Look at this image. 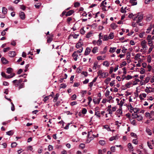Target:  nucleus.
<instances>
[{"label": "nucleus", "mask_w": 154, "mask_h": 154, "mask_svg": "<svg viewBox=\"0 0 154 154\" xmlns=\"http://www.w3.org/2000/svg\"><path fill=\"white\" fill-rule=\"evenodd\" d=\"M97 73L98 75H100L101 77L103 78H106L109 75L108 73L103 72L101 70H99Z\"/></svg>", "instance_id": "obj_1"}, {"label": "nucleus", "mask_w": 154, "mask_h": 154, "mask_svg": "<svg viewBox=\"0 0 154 154\" xmlns=\"http://www.w3.org/2000/svg\"><path fill=\"white\" fill-rule=\"evenodd\" d=\"M143 15L142 14L139 13L137 15V20L136 22L137 23H138L141 22L143 18Z\"/></svg>", "instance_id": "obj_2"}, {"label": "nucleus", "mask_w": 154, "mask_h": 154, "mask_svg": "<svg viewBox=\"0 0 154 154\" xmlns=\"http://www.w3.org/2000/svg\"><path fill=\"white\" fill-rule=\"evenodd\" d=\"M132 116L133 118H136L138 121H140L143 119L142 116L140 115H138L137 114H132Z\"/></svg>", "instance_id": "obj_3"}, {"label": "nucleus", "mask_w": 154, "mask_h": 154, "mask_svg": "<svg viewBox=\"0 0 154 154\" xmlns=\"http://www.w3.org/2000/svg\"><path fill=\"white\" fill-rule=\"evenodd\" d=\"M147 42L145 40L143 41L141 43V45L143 49L145 50H146L147 49V47L146 45Z\"/></svg>", "instance_id": "obj_4"}, {"label": "nucleus", "mask_w": 154, "mask_h": 154, "mask_svg": "<svg viewBox=\"0 0 154 154\" xmlns=\"http://www.w3.org/2000/svg\"><path fill=\"white\" fill-rule=\"evenodd\" d=\"M153 90H154V88L152 89L151 87H146L145 90V91L147 93H149L153 92L154 91Z\"/></svg>", "instance_id": "obj_5"}, {"label": "nucleus", "mask_w": 154, "mask_h": 154, "mask_svg": "<svg viewBox=\"0 0 154 154\" xmlns=\"http://www.w3.org/2000/svg\"><path fill=\"white\" fill-rule=\"evenodd\" d=\"M101 98H97L96 97H94L93 99V102L95 104H98L100 101Z\"/></svg>", "instance_id": "obj_6"}, {"label": "nucleus", "mask_w": 154, "mask_h": 154, "mask_svg": "<svg viewBox=\"0 0 154 154\" xmlns=\"http://www.w3.org/2000/svg\"><path fill=\"white\" fill-rule=\"evenodd\" d=\"M78 54H77L74 51L72 54V57L75 61H77L78 59Z\"/></svg>", "instance_id": "obj_7"}, {"label": "nucleus", "mask_w": 154, "mask_h": 154, "mask_svg": "<svg viewBox=\"0 0 154 154\" xmlns=\"http://www.w3.org/2000/svg\"><path fill=\"white\" fill-rule=\"evenodd\" d=\"M91 51V49L89 47H87L85 50V55H87L88 54H89Z\"/></svg>", "instance_id": "obj_8"}, {"label": "nucleus", "mask_w": 154, "mask_h": 154, "mask_svg": "<svg viewBox=\"0 0 154 154\" xmlns=\"http://www.w3.org/2000/svg\"><path fill=\"white\" fill-rule=\"evenodd\" d=\"M152 18V14H149L146 16V20L147 22H149Z\"/></svg>", "instance_id": "obj_9"}, {"label": "nucleus", "mask_w": 154, "mask_h": 154, "mask_svg": "<svg viewBox=\"0 0 154 154\" xmlns=\"http://www.w3.org/2000/svg\"><path fill=\"white\" fill-rule=\"evenodd\" d=\"M19 16L20 18L22 20H24L25 18V14L23 12H20L19 13Z\"/></svg>", "instance_id": "obj_10"}, {"label": "nucleus", "mask_w": 154, "mask_h": 154, "mask_svg": "<svg viewBox=\"0 0 154 154\" xmlns=\"http://www.w3.org/2000/svg\"><path fill=\"white\" fill-rule=\"evenodd\" d=\"M16 52L15 51H11L9 52V56L10 57H13L16 55Z\"/></svg>", "instance_id": "obj_11"}, {"label": "nucleus", "mask_w": 154, "mask_h": 154, "mask_svg": "<svg viewBox=\"0 0 154 154\" xmlns=\"http://www.w3.org/2000/svg\"><path fill=\"white\" fill-rule=\"evenodd\" d=\"M12 82L14 83V85L15 87H18L20 84L17 81V80H15L13 81Z\"/></svg>", "instance_id": "obj_12"}, {"label": "nucleus", "mask_w": 154, "mask_h": 154, "mask_svg": "<svg viewBox=\"0 0 154 154\" xmlns=\"http://www.w3.org/2000/svg\"><path fill=\"white\" fill-rule=\"evenodd\" d=\"M146 95L145 93H143L142 94H140L139 97V98H140V100H143V97L145 98L146 97Z\"/></svg>", "instance_id": "obj_13"}, {"label": "nucleus", "mask_w": 154, "mask_h": 154, "mask_svg": "<svg viewBox=\"0 0 154 154\" xmlns=\"http://www.w3.org/2000/svg\"><path fill=\"white\" fill-rule=\"evenodd\" d=\"M92 132V131H90L89 132H88V138L91 139V140H92L94 138L96 137V136L94 134L92 135V137H90V134H91L90 133Z\"/></svg>", "instance_id": "obj_14"}, {"label": "nucleus", "mask_w": 154, "mask_h": 154, "mask_svg": "<svg viewBox=\"0 0 154 154\" xmlns=\"http://www.w3.org/2000/svg\"><path fill=\"white\" fill-rule=\"evenodd\" d=\"M98 48L97 47H94L92 50V52L93 54H95L98 52Z\"/></svg>", "instance_id": "obj_15"}, {"label": "nucleus", "mask_w": 154, "mask_h": 154, "mask_svg": "<svg viewBox=\"0 0 154 154\" xmlns=\"http://www.w3.org/2000/svg\"><path fill=\"white\" fill-rule=\"evenodd\" d=\"M74 12V11L72 10H70L66 13V16H69L72 14Z\"/></svg>", "instance_id": "obj_16"}, {"label": "nucleus", "mask_w": 154, "mask_h": 154, "mask_svg": "<svg viewBox=\"0 0 154 154\" xmlns=\"http://www.w3.org/2000/svg\"><path fill=\"white\" fill-rule=\"evenodd\" d=\"M110 26L112 29L114 30L116 28L118 27L117 25L114 23H112L110 25Z\"/></svg>", "instance_id": "obj_17"}, {"label": "nucleus", "mask_w": 154, "mask_h": 154, "mask_svg": "<svg viewBox=\"0 0 154 154\" xmlns=\"http://www.w3.org/2000/svg\"><path fill=\"white\" fill-rule=\"evenodd\" d=\"M59 94L58 93H57L55 97H54V99H53V101L54 102H56L57 99H58V97H59Z\"/></svg>", "instance_id": "obj_18"}, {"label": "nucleus", "mask_w": 154, "mask_h": 154, "mask_svg": "<svg viewBox=\"0 0 154 154\" xmlns=\"http://www.w3.org/2000/svg\"><path fill=\"white\" fill-rule=\"evenodd\" d=\"M95 115L98 118H100V112L97 110H95Z\"/></svg>", "instance_id": "obj_19"}, {"label": "nucleus", "mask_w": 154, "mask_h": 154, "mask_svg": "<svg viewBox=\"0 0 154 154\" xmlns=\"http://www.w3.org/2000/svg\"><path fill=\"white\" fill-rule=\"evenodd\" d=\"M1 61L3 64H7L8 62V60L4 57H2L1 58Z\"/></svg>", "instance_id": "obj_20"}, {"label": "nucleus", "mask_w": 154, "mask_h": 154, "mask_svg": "<svg viewBox=\"0 0 154 154\" xmlns=\"http://www.w3.org/2000/svg\"><path fill=\"white\" fill-rule=\"evenodd\" d=\"M98 63L97 62H95L94 63V66L93 67V69L94 70H96L97 67H98Z\"/></svg>", "instance_id": "obj_21"}, {"label": "nucleus", "mask_w": 154, "mask_h": 154, "mask_svg": "<svg viewBox=\"0 0 154 154\" xmlns=\"http://www.w3.org/2000/svg\"><path fill=\"white\" fill-rule=\"evenodd\" d=\"M103 66H105L107 67L109 66V63L107 61H104L103 63Z\"/></svg>", "instance_id": "obj_22"}, {"label": "nucleus", "mask_w": 154, "mask_h": 154, "mask_svg": "<svg viewBox=\"0 0 154 154\" xmlns=\"http://www.w3.org/2000/svg\"><path fill=\"white\" fill-rule=\"evenodd\" d=\"M18 87V89L19 90L21 88H24L25 87V85L24 83H23L19 85Z\"/></svg>", "instance_id": "obj_23"}, {"label": "nucleus", "mask_w": 154, "mask_h": 154, "mask_svg": "<svg viewBox=\"0 0 154 154\" xmlns=\"http://www.w3.org/2000/svg\"><path fill=\"white\" fill-rule=\"evenodd\" d=\"M6 134L9 136L12 135L14 133V132L12 130H11L6 132Z\"/></svg>", "instance_id": "obj_24"}, {"label": "nucleus", "mask_w": 154, "mask_h": 154, "mask_svg": "<svg viewBox=\"0 0 154 154\" xmlns=\"http://www.w3.org/2000/svg\"><path fill=\"white\" fill-rule=\"evenodd\" d=\"M12 69L11 68L9 67L7 69L6 72L8 74H10L12 72Z\"/></svg>", "instance_id": "obj_25"}, {"label": "nucleus", "mask_w": 154, "mask_h": 154, "mask_svg": "<svg viewBox=\"0 0 154 154\" xmlns=\"http://www.w3.org/2000/svg\"><path fill=\"white\" fill-rule=\"evenodd\" d=\"M109 39H112L113 38L114 35L113 32H111L108 36Z\"/></svg>", "instance_id": "obj_26"}, {"label": "nucleus", "mask_w": 154, "mask_h": 154, "mask_svg": "<svg viewBox=\"0 0 154 154\" xmlns=\"http://www.w3.org/2000/svg\"><path fill=\"white\" fill-rule=\"evenodd\" d=\"M116 48V47L111 48L109 50V52L110 53H113L115 51Z\"/></svg>", "instance_id": "obj_27"}, {"label": "nucleus", "mask_w": 154, "mask_h": 154, "mask_svg": "<svg viewBox=\"0 0 154 154\" xmlns=\"http://www.w3.org/2000/svg\"><path fill=\"white\" fill-rule=\"evenodd\" d=\"M110 80H111L110 78H109V77L107 78L105 80L104 82L106 84L108 85L109 84L110 81Z\"/></svg>", "instance_id": "obj_28"}, {"label": "nucleus", "mask_w": 154, "mask_h": 154, "mask_svg": "<svg viewBox=\"0 0 154 154\" xmlns=\"http://www.w3.org/2000/svg\"><path fill=\"white\" fill-rule=\"evenodd\" d=\"M7 9L4 7L2 8V13L4 14H5L7 13Z\"/></svg>", "instance_id": "obj_29"}, {"label": "nucleus", "mask_w": 154, "mask_h": 154, "mask_svg": "<svg viewBox=\"0 0 154 154\" xmlns=\"http://www.w3.org/2000/svg\"><path fill=\"white\" fill-rule=\"evenodd\" d=\"M136 0H131L130 2L132 4V5H134L137 4V2Z\"/></svg>", "instance_id": "obj_30"}, {"label": "nucleus", "mask_w": 154, "mask_h": 154, "mask_svg": "<svg viewBox=\"0 0 154 154\" xmlns=\"http://www.w3.org/2000/svg\"><path fill=\"white\" fill-rule=\"evenodd\" d=\"M146 131L149 135H152V132L151 131L149 128H146Z\"/></svg>", "instance_id": "obj_31"}, {"label": "nucleus", "mask_w": 154, "mask_h": 154, "mask_svg": "<svg viewBox=\"0 0 154 154\" xmlns=\"http://www.w3.org/2000/svg\"><path fill=\"white\" fill-rule=\"evenodd\" d=\"M128 147L129 149L130 150L133 151V147L131 143H129L128 144Z\"/></svg>", "instance_id": "obj_32"}, {"label": "nucleus", "mask_w": 154, "mask_h": 154, "mask_svg": "<svg viewBox=\"0 0 154 154\" xmlns=\"http://www.w3.org/2000/svg\"><path fill=\"white\" fill-rule=\"evenodd\" d=\"M106 50L107 48L106 47L104 48L103 51H101L100 52V54H105L106 52Z\"/></svg>", "instance_id": "obj_33"}, {"label": "nucleus", "mask_w": 154, "mask_h": 154, "mask_svg": "<svg viewBox=\"0 0 154 154\" xmlns=\"http://www.w3.org/2000/svg\"><path fill=\"white\" fill-rule=\"evenodd\" d=\"M82 45V44L81 42H78L76 44V47L77 48H79L81 47Z\"/></svg>", "instance_id": "obj_34"}, {"label": "nucleus", "mask_w": 154, "mask_h": 154, "mask_svg": "<svg viewBox=\"0 0 154 154\" xmlns=\"http://www.w3.org/2000/svg\"><path fill=\"white\" fill-rule=\"evenodd\" d=\"M127 107L128 108V109L130 107L131 110H132L133 109H134V108L132 107L131 104L130 103H129L128 105H127Z\"/></svg>", "instance_id": "obj_35"}, {"label": "nucleus", "mask_w": 154, "mask_h": 154, "mask_svg": "<svg viewBox=\"0 0 154 154\" xmlns=\"http://www.w3.org/2000/svg\"><path fill=\"white\" fill-rule=\"evenodd\" d=\"M92 32H88L87 34L86 35V38H89L90 37H91L92 36Z\"/></svg>", "instance_id": "obj_36"}, {"label": "nucleus", "mask_w": 154, "mask_h": 154, "mask_svg": "<svg viewBox=\"0 0 154 154\" xmlns=\"http://www.w3.org/2000/svg\"><path fill=\"white\" fill-rule=\"evenodd\" d=\"M47 38V42L48 43H50L53 40L52 38L49 36H48Z\"/></svg>", "instance_id": "obj_37"}, {"label": "nucleus", "mask_w": 154, "mask_h": 154, "mask_svg": "<svg viewBox=\"0 0 154 154\" xmlns=\"http://www.w3.org/2000/svg\"><path fill=\"white\" fill-rule=\"evenodd\" d=\"M139 108H134V109H133L132 110L131 112H133V111L134 113H136L137 112L139 111Z\"/></svg>", "instance_id": "obj_38"}, {"label": "nucleus", "mask_w": 154, "mask_h": 154, "mask_svg": "<svg viewBox=\"0 0 154 154\" xmlns=\"http://www.w3.org/2000/svg\"><path fill=\"white\" fill-rule=\"evenodd\" d=\"M116 113V114L118 113L120 115H122V110L121 109H119L117 110Z\"/></svg>", "instance_id": "obj_39"}, {"label": "nucleus", "mask_w": 154, "mask_h": 154, "mask_svg": "<svg viewBox=\"0 0 154 154\" xmlns=\"http://www.w3.org/2000/svg\"><path fill=\"white\" fill-rule=\"evenodd\" d=\"M99 143L100 144L102 145H104L105 144V141L103 140H100L99 141Z\"/></svg>", "instance_id": "obj_40"}, {"label": "nucleus", "mask_w": 154, "mask_h": 154, "mask_svg": "<svg viewBox=\"0 0 154 154\" xmlns=\"http://www.w3.org/2000/svg\"><path fill=\"white\" fill-rule=\"evenodd\" d=\"M11 49V48L10 47H7L6 48H5L3 49V51L4 52H6L9 51Z\"/></svg>", "instance_id": "obj_41"}, {"label": "nucleus", "mask_w": 154, "mask_h": 154, "mask_svg": "<svg viewBox=\"0 0 154 154\" xmlns=\"http://www.w3.org/2000/svg\"><path fill=\"white\" fill-rule=\"evenodd\" d=\"M110 92L108 90H107L106 91V92L105 93V95L106 97H109V95Z\"/></svg>", "instance_id": "obj_42"}, {"label": "nucleus", "mask_w": 154, "mask_h": 154, "mask_svg": "<svg viewBox=\"0 0 154 154\" xmlns=\"http://www.w3.org/2000/svg\"><path fill=\"white\" fill-rule=\"evenodd\" d=\"M132 82H130L125 85L128 88L130 87L131 85L132 84Z\"/></svg>", "instance_id": "obj_43"}, {"label": "nucleus", "mask_w": 154, "mask_h": 154, "mask_svg": "<svg viewBox=\"0 0 154 154\" xmlns=\"http://www.w3.org/2000/svg\"><path fill=\"white\" fill-rule=\"evenodd\" d=\"M102 41L101 39H98L97 42V45H101L102 44Z\"/></svg>", "instance_id": "obj_44"}, {"label": "nucleus", "mask_w": 154, "mask_h": 154, "mask_svg": "<svg viewBox=\"0 0 154 154\" xmlns=\"http://www.w3.org/2000/svg\"><path fill=\"white\" fill-rule=\"evenodd\" d=\"M106 112L109 113V114L112 115V112L111 109H107L106 110Z\"/></svg>", "instance_id": "obj_45"}, {"label": "nucleus", "mask_w": 154, "mask_h": 154, "mask_svg": "<svg viewBox=\"0 0 154 154\" xmlns=\"http://www.w3.org/2000/svg\"><path fill=\"white\" fill-rule=\"evenodd\" d=\"M120 11L122 13H124L126 12V11L125 10V9H124L123 7H122L120 9Z\"/></svg>", "instance_id": "obj_46"}, {"label": "nucleus", "mask_w": 154, "mask_h": 154, "mask_svg": "<svg viewBox=\"0 0 154 154\" xmlns=\"http://www.w3.org/2000/svg\"><path fill=\"white\" fill-rule=\"evenodd\" d=\"M108 39H109V38L107 35H104L103 39V41H107L108 40Z\"/></svg>", "instance_id": "obj_47"}, {"label": "nucleus", "mask_w": 154, "mask_h": 154, "mask_svg": "<svg viewBox=\"0 0 154 154\" xmlns=\"http://www.w3.org/2000/svg\"><path fill=\"white\" fill-rule=\"evenodd\" d=\"M87 112V110L85 108H83L82 111V112L83 114H85Z\"/></svg>", "instance_id": "obj_48"}, {"label": "nucleus", "mask_w": 154, "mask_h": 154, "mask_svg": "<svg viewBox=\"0 0 154 154\" xmlns=\"http://www.w3.org/2000/svg\"><path fill=\"white\" fill-rule=\"evenodd\" d=\"M80 4L78 2H76L74 3V7L75 8H77L79 6Z\"/></svg>", "instance_id": "obj_49"}, {"label": "nucleus", "mask_w": 154, "mask_h": 154, "mask_svg": "<svg viewBox=\"0 0 154 154\" xmlns=\"http://www.w3.org/2000/svg\"><path fill=\"white\" fill-rule=\"evenodd\" d=\"M83 49V48L82 47V48L81 49H80L79 50L75 51V52L77 54L80 53L82 52V51Z\"/></svg>", "instance_id": "obj_50"}, {"label": "nucleus", "mask_w": 154, "mask_h": 154, "mask_svg": "<svg viewBox=\"0 0 154 154\" xmlns=\"http://www.w3.org/2000/svg\"><path fill=\"white\" fill-rule=\"evenodd\" d=\"M145 70L144 69H143L142 68H141L140 71V74H143L145 73Z\"/></svg>", "instance_id": "obj_51"}, {"label": "nucleus", "mask_w": 154, "mask_h": 154, "mask_svg": "<svg viewBox=\"0 0 154 154\" xmlns=\"http://www.w3.org/2000/svg\"><path fill=\"white\" fill-rule=\"evenodd\" d=\"M11 110L12 111H13L15 110L14 106L12 102L11 103Z\"/></svg>", "instance_id": "obj_52"}, {"label": "nucleus", "mask_w": 154, "mask_h": 154, "mask_svg": "<svg viewBox=\"0 0 154 154\" xmlns=\"http://www.w3.org/2000/svg\"><path fill=\"white\" fill-rule=\"evenodd\" d=\"M140 54H139L138 53L134 57V59L135 60H137V59L140 56Z\"/></svg>", "instance_id": "obj_53"}, {"label": "nucleus", "mask_w": 154, "mask_h": 154, "mask_svg": "<svg viewBox=\"0 0 154 154\" xmlns=\"http://www.w3.org/2000/svg\"><path fill=\"white\" fill-rule=\"evenodd\" d=\"M97 59L98 60H104V58H103V57L101 56L97 57Z\"/></svg>", "instance_id": "obj_54"}, {"label": "nucleus", "mask_w": 154, "mask_h": 154, "mask_svg": "<svg viewBox=\"0 0 154 154\" xmlns=\"http://www.w3.org/2000/svg\"><path fill=\"white\" fill-rule=\"evenodd\" d=\"M125 78L126 80H128L131 79L132 78V76H131L130 75H128L127 76V77H125Z\"/></svg>", "instance_id": "obj_55"}, {"label": "nucleus", "mask_w": 154, "mask_h": 154, "mask_svg": "<svg viewBox=\"0 0 154 154\" xmlns=\"http://www.w3.org/2000/svg\"><path fill=\"white\" fill-rule=\"evenodd\" d=\"M150 79V77H146V79L145 80L144 82L146 83L148 82Z\"/></svg>", "instance_id": "obj_56"}, {"label": "nucleus", "mask_w": 154, "mask_h": 154, "mask_svg": "<svg viewBox=\"0 0 154 154\" xmlns=\"http://www.w3.org/2000/svg\"><path fill=\"white\" fill-rule=\"evenodd\" d=\"M153 27V26H152V25H150V26L147 29V31H148V32H147V33H148L149 32V31L152 29Z\"/></svg>", "instance_id": "obj_57"}, {"label": "nucleus", "mask_w": 154, "mask_h": 154, "mask_svg": "<svg viewBox=\"0 0 154 154\" xmlns=\"http://www.w3.org/2000/svg\"><path fill=\"white\" fill-rule=\"evenodd\" d=\"M17 145V144L16 142H14L11 144V146L12 147H15Z\"/></svg>", "instance_id": "obj_58"}, {"label": "nucleus", "mask_w": 154, "mask_h": 154, "mask_svg": "<svg viewBox=\"0 0 154 154\" xmlns=\"http://www.w3.org/2000/svg\"><path fill=\"white\" fill-rule=\"evenodd\" d=\"M88 104L89 105L90 104L92 100V99L91 97H88Z\"/></svg>", "instance_id": "obj_59"}, {"label": "nucleus", "mask_w": 154, "mask_h": 154, "mask_svg": "<svg viewBox=\"0 0 154 154\" xmlns=\"http://www.w3.org/2000/svg\"><path fill=\"white\" fill-rule=\"evenodd\" d=\"M110 149H111V151L112 152H115V146H112L110 148Z\"/></svg>", "instance_id": "obj_60"}, {"label": "nucleus", "mask_w": 154, "mask_h": 154, "mask_svg": "<svg viewBox=\"0 0 154 154\" xmlns=\"http://www.w3.org/2000/svg\"><path fill=\"white\" fill-rule=\"evenodd\" d=\"M135 14H133L132 13L130 14L128 16V17L130 18H132L135 16Z\"/></svg>", "instance_id": "obj_61"}, {"label": "nucleus", "mask_w": 154, "mask_h": 154, "mask_svg": "<svg viewBox=\"0 0 154 154\" xmlns=\"http://www.w3.org/2000/svg\"><path fill=\"white\" fill-rule=\"evenodd\" d=\"M131 123L134 125H136L135 120H133L132 121H131Z\"/></svg>", "instance_id": "obj_62"}, {"label": "nucleus", "mask_w": 154, "mask_h": 154, "mask_svg": "<svg viewBox=\"0 0 154 154\" xmlns=\"http://www.w3.org/2000/svg\"><path fill=\"white\" fill-rule=\"evenodd\" d=\"M76 96L75 94H74L71 96V98L72 100H74L76 99Z\"/></svg>", "instance_id": "obj_63"}, {"label": "nucleus", "mask_w": 154, "mask_h": 154, "mask_svg": "<svg viewBox=\"0 0 154 154\" xmlns=\"http://www.w3.org/2000/svg\"><path fill=\"white\" fill-rule=\"evenodd\" d=\"M137 152L138 154H143V153L142 152L141 150L140 149H137Z\"/></svg>", "instance_id": "obj_64"}]
</instances>
